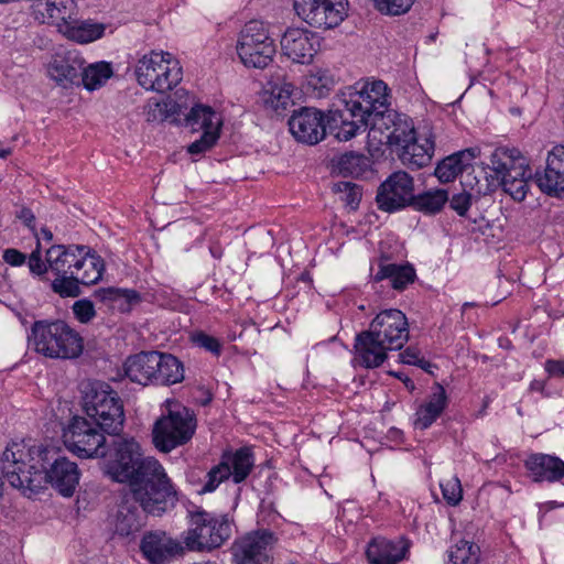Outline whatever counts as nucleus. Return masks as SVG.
<instances>
[{"mask_svg":"<svg viewBox=\"0 0 564 564\" xmlns=\"http://www.w3.org/2000/svg\"><path fill=\"white\" fill-rule=\"evenodd\" d=\"M388 87L382 80L366 83L361 88L348 87L337 96L329 109V127L336 139L348 141L362 129L380 144L393 128L398 115L388 109Z\"/></svg>","mask_w":564,"mask_h":564,"instance_id":"f03ea898","label":"nucleus"},{"mask_svg":"<svg viewBox=\"0 0 564 564\" xmlns=\"http://www.w3.org/2000/svg\"><path fill=\"white\" fill-rule=\"evenodd\" d=\"M219 133L215 130H205L200 138L188 147L191 154H200L209 150L218 140Z\"/></svg>","mask_w":564,"mask_h":564,"instance_id":"09e8293b","label":"nucleus"},{"mask_svg":"<svg viewBox=\"0 0 564 564\" xmlns=\"http://www.w3.org/2000/svg\"><path fill=\"white\" fill-rule=\"evenodd\" d=\"M477 153H479V150L471 148L446 156L437 164L435 176L442 183L452 182L471 164Z\"/></svg>","mask_w":564,"mask_h":564,"instance_id":"2f4dec72","label":"nucleus"},{"mask_svg":"<svg viewBox=\"0 0 564 564\" xmlns=\"http://www.w3.org/2000/svg\"><path fill=\"white\" fill-rule=\"evenodd\" d=\"M434 153V141L431 135L429 137H416L413 141H410L401 149H399V159L402 164L412 170H419L426 166Z\"/></svg>","mask_w":564,"mask_h":564,"instance_id":"c756f323","label":"nucleus"},{"mask_svg":"<svg viewBox=\"0 0 564 564\" xmlns=\"http://www.w3.org/2000/svg\"><path fill=\"white\" fill-rule=\"evenodd\" d=\"M148 514L126 494L119 505L115 530L121 536H129L140 531L147 523Z\"/></svg>","mask_w":564,"mask_h":564,"instance_id":"c85d7f7f","label":"nucleus"},{"mask_svg":"<svg viewBox=\"0 0 564 564\" xmlns=\"http://www.w3.org/2000/svg\"><path fill=\"white\" fill-rule=\"evenodd\" d=\"M409 549L410 543L402 538H376L368 544L366 554L370 564H398L406 557Z\"/></svg>","mask_w":564,"mask_h":564,"instance_id":"a878e982","label":"nucleus"},{"mask_svg":"<svg viewBox=\"0 0 564 564\" xmlns=\"http://www.w3.org/2000/svg\"><path fill=\"white\" fill-rule=\"evenodd\" d=\"M83 251L85 252V245H53L45 251V260H43L40 242H37L28 259V267L35 276L44 278L48 271L54 273L55 279L51 288L53 292L65 297L58 283L64 279L72 280L80 263Z\"/></svg>","mask_w":564,"mask_h":564,"instance_id":"6e6552de","label":"nucleus"},{"mask_svg":"<svg viewBox=\"0 0 564 564\" xmlns=\"http://www.w3.org/2000/svg\"><path fill=\"white\" fill-rule=\"evenodd\" d=\"M449 206L459 216H464L471 205V195L465 191L454 195L451 199L448 198Z\"/></svg>","mask_w":564,"mask_h":564,"instance_id":"603ef678","label":"nucleus"},{"mask_svg":"<svg viewBox=\"0 0 564 564\" xmlns=\"http://www.w3.org/2000/svg\"><path fill=\"white\" fill-rule=\"evenodd\" d=\"M447 406V394L445 389L436 384L429 400L420 405L415 413L414 424L417 429L426 430L441 416Z\"/></svg>","mask_w":564,"mask_h":564,"instance_id":"7c9ffc66","label":"nucleus"},{"mask_svg":"<svg viewBox=\"0 0 564 564\" xmlns=\"http://www.w3.org/2000/svg\"><path fill=\"white\" fill-rule=\"evenodd\" d=\"M84 410L100 430L118 434L124 422L123 405L118 393L105 382H88L84 389Z\"/></svg>","mask_w":564,"mask_h":564,"instance_id":"1a4fd4ad","label":"nucleus"},{"mask_svg":"<svg viewBox=\"0 0 564 564\" xmlns=\"http://www.w3.org/2000/svg\"><path fill=\"white\" fill-rule=\"evenodd\" d=\"M192 341L199 348L209 351L214 356H220L223 345L218 338L210 336L204 332H197L192 335Z\"/></svg>","mask_w":564,"mask_h":564,"instance_id":"de8ad7c7","label":"nucleus"},{"mask_svg":"<svg viewBox=\"0 0 564 564\" xmlns=\"http://www.w3.org/2000/svg\"><path fill=\"white\" fill-rule=\"evenodd\" d=\"M10 154H11V150L10 149H2V150H0V158H2V159H6Z\"/></svg>","mask_w":564,"mask_h":564,"instance_id":"680f3d73","label":"nucleus"},{"mask_svg":"<svg viewBox=\"0 0 564 564\" xmlns=\"http://www.w3.org/2000/svg\"><path fill=\"white\" fill-rule=\"evenodd\" d=\"M448 564H479L480 547L468 540H459L448 551Z\"/></svg>","mask_w":564,"mask_h":564,"instance_id":"ea45409f","label":"nucleus"},{"mask_svg":"<svg viewBox=\"0 0 564 564\" xmlns=\"http://www.w3.org/2000/svg\"><path fill=\"white\" fill-rule=\"evenodd\" d=\"M276 542V535L270 530L249 532L234 543L235 561L237 564H264Z\"/></svg>","mask_w":564,"mask_h":564,"instance_id":"f3484780","label":"nucleus"},{"mask_svg":"<svg viewBox=\"0 0 564 564\" xmlns=\"http://www.w3.org/2000/svg\"><path fill=\"white\" fill-rule=\"evenodd\" d=\"M539 188L554 197L564 196V145L554 147L547 154L543 172L535 173Z\"/></svg>","mask_w":564,"mask_h":564,"instance_id":"5701e85b","label":"nucleus"},{"mask_svg":"<svg viewBox=\"0 0 564 564\" xmlns=\"http://www.w3.org/2000/svg\"><path fill=\"white\" fill-rule=\"evenodd\" d=\"M378 11L390 15L406 13L415 0H373Z\"/></svg>","mask_w":564,"mask_h":564,"instance_id":"c03bdc74","label":"nucleus"},{"mask_svg":"<svg viewBox=\"0 0 564 564\" xmlns=\"http://www.w3.org/2000/svg\"><path fill=\"white\" fill-rule=\"evenodd\" d=\"M413 178L404 171L392 173L378 188L377 203L380 209L394 212L412 203Z\"/></svg>","mask_w":564,"mask_h":564,"instance_id":"a211bd4d","label":"nucleus"},{"mask_svg":"<svg viewBox=\"0 0 564 564\" xmlns=\"http://www.w3.org/2000/svg\"><path fill=\"white\" fill-rule=\"evenodd\" d=\"M221 462L228 463L235 484L243 481L250 474L254 460L251 451L247 447L239 448L234 454L224 455Z\"/></svg>","mask_w":564,"mask_h":564,"instance_id":"e433bc0d","label":"nucleus"},{"mask_svg":"<svg viewBox=\"0 0 564 564\" xmlns=\"http://www.w3.org/2000/svg\"><path fill=\"white\" fill-rule=\"evenodd\" d=\"M63 438L66 448L82 458L100 457L107 446L99 426L80 416L73 417Z\"/></svg>","mask_w":564,"mask_h":564,"instance_id":"4468645a","label":"nucleus"},{"mask_svg":"<svg viewBox=\"0 0 564 564\" xmlns=\"http://www.w3.org/2000/svg\"><path fill=\"white\" fill-rule=\"evenodd\" d=\"M237 53L245 66L265 68L275 54V44L268 25L258 20L246 23L239 34Z\"/></svg>","mask_w":564,"mask_h":564,"instance_id":"ddd939ff","label":"nucleus"},{"mask_svg":"<svg viewBox=\"0 0 564 564\" xmlns=\"http://www.w3.org/2000/svg\"><path fill=\"white\" fill-rule=\"evenodd\" d=\"M100 457L104 458V471L113 481L128 486L144 475L147 465L159 460L144 457L140 444L133 437L118 436L107 444Z\"/></svg>","mask_w":564,"mask_h":564,"instance_id":"0eeeda50","label":"nucleus"},{"mask_svg":"<svg viewBox=\"0 0 564 564\" xmlns=\"http://www.w3.org/2000/svg\"><path fill=\"white\" fill-rule=\"evenodd\" d=\"M75 317L84 324L89 323L96 315L94 304L89 300H79L73 304Z\"/></svg>","mask_w":564,"mask_h":564,"instance_id":"3c124183","label":"nucleus"},{"mask_svg":"<svg viewBox=\"0 0 564 564\" xmlns=\"http://www.w3.org/2000/svg\"><path fill=\"white\" fill-rule=\"evenodd\" d=\"M409 339V324L404 313L390 308L377 314L369 328L355 340L356 359L365 368H377L389 350H399Z\"/></svg>","mask_w":564,"mask_h":564,"instance_id":"7ed1b4c3","label":"nucleus"},{"mask_svg":"<svg viewBox=\"0 0 564 564\" xmlns=\"http://www.w3.org/2000/svg\"><path fill=\"white\" fill-rule=\"evenodd\" d=\"M334 191L344 194L345 197H343V199L351 206L358 205L361 198L359 186L351 182H338L334 185Z\"/></svg>","mask_w":564,"mask_h":564,"instance_id":"8fccbe9b","label":"nucleus"},{"mask_svg":"<svg viewBox=\"0 0 564 564\" xmlns=\"http://www.w3.org/2000/svg\"><path fill=\"white\" fill-rule=\"evenodd\" d=\"M400 358L403 364L419 366L426 371L429 367H431V364L424 358H421L420 352L412 347H408L404 351H402L400 354Z\"/></svg>","mask_w":564,"mask_h":564,"instance_id":"864d4df0","label":"nucleus"},{"mask_svg":"<svg viewBox=\"0 0 564 564\" xmlns=\"http://www.w3.org/2000/svg\"><path fill=\"white\" fill-rule=\"evenodd\" d=\"M191 528L185 538L189 550L203 551L217 549L229 539L231 525L226 516H217L203 509L189 513Z\"/></svg>","mask_w":564,"mask_h":564,"instance_id":"f8f14e48","label":"nucleus"},{"mask_svg":"<svg viewBox=\"0 0 564 564\" xmlns=\"http://www.w3.org/2000/svg\"><path fill=\"white\" fill-rule=\"evenodd\" d=\"M21 219H23V221L30 226L31 223L34 220V215L31 213V210L29 209H23L21 212V216H20Z\"/></svg>","mask_w":564,"mask_h":564,"instance_id":"13d9d810","label":"nucleus"},{"mask_svg":"<svg viewBox=\"0 0 564 564\" xmlns=\"http://www.w3.org/2000/svg\"><path fill=\"white\" fill-rule=\"evenodd\" d=\"M139 546L149 564H170L184 554L183 544L163 530L147 531Z\"/></svg>","mask_w":564,"mask_h":564,"instance_id":"6ab92c4d","label":"nucleus"},{"mask_svg":"<svg viewBox=\"0 0 564 564\" xmlns=\"http://www.w3.org/2000/svg\"><path fill=\"white\" fill-rule=\"evenodd\" d=\"M135 76L139 85L147 90L163 94L181 82L182 68L170 53L152 51L139 59Z\"/></svg>","mask_w":564,"mask_h":564,"instance_id":"9b49d317","label":"nucleus"},{"mask_svg":"<svg viewBox=\"0 0 564 564\" xmlns=\"http://www.w3.org/2000/svg\"><path fill=\"white\" fill-rule=\"evenodd\" d=\"M392 375L404 382L408 390L413 391L415 389L414 382L403 372H392Z\"/></svg>","mask_w":564,"mask_h":564,"instance_id":"4d7b16f0","label":"nucleus"},{"mask_svg":"<svg viewBox=\"0 0 564 564\" xmlns=\"http://www.w3.org/2000/svg\"><path fill=\"white\" fill-rule=\"evenodd\" d=\"M41 236H42L43 239H45L47 241H51L53 239V234L47 228H42L41 229Z\"/></svg>","mask_w":564,"mask_h":564,"instance_id":"052dcab7","label":"nucleus"},{"mask_svg":"<svg viewBox=\"0 0 564 564\" xmlns=\"http://www.w3.org/2000/svg\"><path fill=\"white\" fill-rule=\"evenodd\" d=\"M530 389L532 391H538V392L543 393L544 389H545V383L543 381H540V380H534V381L531 382Z\"/></svg>","mask_w":564,"mask_h":564,"instance_id":"bf43d9fd","label":"nucleus"},{"mask_svg":"<svg viewBox=\"0 0 564 564\" xmlns=\"http://www.w3.org/2000/svg\"><path fill=\"white\" fill-rule=\"evenodd\" d=\"M545 371L551 377L564 378V360L547 359L544 365Z\"/></svg>","mask_w":564,"mask_h":564,"instance_id":"6e6d98bb","label":"nucleus"},{"mask_svg":"<svg viewBox=\"0 0 564 564\" xmlns=\"http://www.w3.org/2000/svg\"><path fill=\"white\" fill-rule=\"evenodd\" d=\"M160 111H164L165 118L184 115L185 126L193 131L215 130L219 133L221 121L217 113L209 106L195 105L188 113H185L183 106L175 100H169L163 105H156Z\"/></svg>","mask_w":564,"mask_h":564,"instance_id":"4be33fe9","label":"nucleus"},{"mask_svg":"<svg viewBox=\"0 0 564 564\" xmlns=\"http://www.w3.org/2000/svg\"><path fill=\"white\" fill-rule=\"evenodd\" d=\"M345 0H293L299 18L312 28L329 30L347 17Z\"/></svg>","mask_w":564,"mask_h":564,"instance_id":"2eb2a0df","label":"nucleus"},{"mask_svg":"<svg viewBox=\"0 0 564 564\" xmlns=\"http://www.w3.org/2000/svg\"><path fill=\"white\" fill-rule=\"evenodd\" d=\"M448 202V193L443 188L429 189L419 195H414L411 205L416 210L424 214H436L441 212L444 205Z\"/></svg>","mask_w":564,"mask_h":564,"instance_id":"4c0bfd02","label":"nucleus"},{"mask_svg":"<svg viewBox=\"0 0 564 564\" xmlns=\"http://www.w3.org/2000/svg\"><path fill=\"white\" fill-rule=\"evenodd\" d=\"M196 425L193 411L178 403L170 404L167 413L158 419L153 425V444L160 452L170 453L192 440Z\"/></svg>","mask_w":564,"mask_h":564,"instance_id":"9d476101","label":"nucleus"},{"mask_svg":"<svg viewBox=\"0 0 564 564\" xmlns=\"http://www.w3.org/2000/svg\"><path fill=\"white\" fill-rule=\"evenodd\" d=\"M55 454L41 445L11 442L0 456L3 477L23 491L36 492L50 482L61 495L70 497L79 482L77 464Z\"/></svg>","mask_w":564,"mask_h":564,"instance_id":"f257e3e1","label":"nucleus"},{"mask_svg":"<svg viewBox=\"0 0 564 564\" xmlns=\"http://www.w3.org/2000/svg\"><path fill=\"white\" fill-rule=\"evenodd\" d=\"M2 259L12 267H20L25 263L26 257L18 249L9 248L3 251Z\"/></svg>","mask_w":564,"mask_h":564,"instance_id":"5fc2aeb1","label":"nucleus"},{"mask_svg":"<svg viewBox=\"0 0 564 564\" xmlns=\"http://www.w3.org/2000/svg\"><path fill=\"white\" fill-rule=\"evenodd\" d=\"M160 362L155 369L156 384L170 386L184 379L183 364L173 355L159 352Z\"/></svg>","mask_w":564,"mask_h":564,"instance_id":"c9c22d12","label":"nucleus"},{"mask_svg":"<svg viewBox=\"0 0 564 564\" xmlns=\"http://www.w3.org/2000/svg\"><path fill=\"white\" fill-rule=\"evenodd\" d=\"M390 280L394 290L402 291L415 279V270L411 265L380 263L375 281Z\"/></svg>","mask_w":564,"mask_h":564,"instance_id":"473e14b6","label":"nucleus"},{"mask_svg":"<svg viewBox=\"0 0 564 564\" xmlns=\"http://www.w3.org/2000/svg\"><path fill=\"white\" fill-rule=\"evenodd\" d=\"M488 169L502 192L521 203L530 191L532 172L528 159L517 148H496L488 158Z\"/></svg>","mask_w":564,"mask_h":564,"instance_id":"423d86ee","label":"nucleus"},{"mask_svg":"<svg viewBox=\"0 0 564 564\" xmlns=\"http://www.w3.org/2000/svg\"><path fill=\"white\" fill-rule=\"evenodd\" d=\"M33 14L41 23L56 25L63 33V29L77 15V7L74 0H40L34 6Z\"/></svg>","mask_w":564,"mask_h":564,"instance_id":"393cba45","label":"nucleus"},{"mask_svg":"<svg viewBox=\"0 0 564 564\" xmlns=\"http://www.w3.org/2000/svg\"><path fill=\"white\" fill-rule=\"evenodd\" d=\"M106 30V25L102 23L87 21H78L74 17L72 23L63 29V34L68 39L78 43H89L100 39Z\"/></svg>","mask_w":564,"mask_h":564,"instance_id":"72a5a7b5","label":"nucleus"},{"mask_svg":"<svg viewBox=\"0 0 564 564\" xmlns=\"http://www.w3.org/2000/svg\"><path fill=\"white\" fill-rule=\"evenodd\" d=\"M82 259L78 269L75 271L72 280H62L58 285L62 286V291L65 297H76L80 294V284L91 285L101 280L102 272L105 270V262L102 258L90 247L85 246V252H82Z\"/></svg>","mask_w":564,"mask_h":564,"instance_id":"aec40b11","label":"nucleus"},{"mask_svg":"<svg viewBox=\"0 0 564 564\" xmlns=\"http://www.w3.org/2000/svg\"><path fill=\"white\" fill-rule=\"evenodd\" d=\"M231 476V469L228 463L220 462L213 467L206 475V482L204 484L200 492H213L224 480Z\"/></svg>","mask_w":564,"mask_h":564,"instance_id":"37998d69","label":"nucleus"},{"mask_svg":"<svg viewBox=\"0 0 564 564\" xmlns=\"http://www.w3.org/2000/svg\"><path fill=\"white\" fill-rule=\"evenodd\" d=\"M318 46L317 35L300 28L288 29L281 39L283 54L299 64H310Z\"/></svg>","mask_w":564,"mask_h":564,"instance_id":"412c9836","label":"nucleus"},{"mask_svg":"<svg viewBox=\"0 0 564 564\" xmlns=\"http://www.w3.org/2000/svg\"><path fill=\"white\" fill-rule=\"evenodd\" d=\"M329 112L325 122L322 111L315 108L304 107L295 111L289 119V128L296 141L315 145L321 142L327 129L336 135V130L332 131L329 127Z\"/></svg>","mask_w":564,"mask_h":564,"instance_id":"dca6fc26","label":"nucleus"},{"mask_svg":"<svg viewBox=\"0 0 564 564\" xmlns=\"http://www.w3.org/2000/svg\"><path fill=\"white\" fill-rule=\"evenodd\" d=\"M443 498L451 506H456L463 498L460 481L457 477H451L440 484Z\"/></svg>","mask_w":564,"mask_h":564,"instance_id":"a18cd8bd","label":"nucleus"},{"mask_svg":"<svg viewBox=\"0 0 564 564\" xmlns=\"http://www.w3.org/2000/svg\"><path fill=\"white\" fill-rule=\"evenodd\" d=\"M394 126L390 129L388 137H386V143L391 147H395L397 152L399 153V149L403 147V144L413 141L414 135L416 134L413 121L404 116L398 115V119L394 121Z\"/></svg>","mask_w":564,"mask_h":564,"instance_id":"58836bf2","label":"nucleus"},{"mask_svg":"<svg viewBox=\"0 0 564 564\" xmlns=\"http://www.w3.org/2000/svg\"><path fill=\"white\" fill-rule=\"evenodd\" d=\"M85 61L76 51L56 53L47 64V75L63 87L80 83Z\"/></svg>","mask_w":564,"mask_h":564,"instance_id":"b1692460","label":"nucleus"},{"mask_svg":"<svg viewBox=\"0 0 564 564\" xmlns=\"http://www.w3.org/2000/svg\"><path fill=\"white\" fill-rule=\"evenodd\" d=\"M28 338L37 354L52 359H74L84 350L83 337L61 319L34 322Z\"/></svg>","mask_w":564,"mask_h":564,"instance_id":"39448f33","label":"nucleus"},{"mask_svg":"<svg viewBox=\"0 0 564 564\" xmlns=\"http://www.w3.org/2000/svg\"><path fill=\"white\" fill-rule=\"evenodd\" d=\"M112 76V68L109 63L98 62L85 66L83 64V73L80 75V83L88 90H95L101 87Z\"/></svg>","mask_w":564,"mask_h":564,"instance_id":"a19ab883","label":"nucleus"},{"mask_svg":"<svg viewBox=\"0 0 564 564\" xmlns=\"http://www.w3.org/2000/svg\"><path fill=\"white\" fill-rule=\"evenodd\" d=\"M366 164V158L362 154L354 152L345 153L338 161V166L341 172L357 175L362 171V166Z\"/></svg>","mask_w":564,"mask_h":564,"instance_id":"49530a36","label":"nucleus"},{"mask_svg":"<svg viewBox=\"0 0 564 564\" xmlns=\"http://www.w3.org/2000/svg\"><path fill=\"white\" fill-rule=\"evenodd\" d=\"M525 468L535 482H555L564 477V462L553 455L535 453L524 460Z\"/></svg>","mask_w":564,"mask_h":564,"instance_id":"cd10ccee","label":"nucleus"},{"mask_svg":"<svg viewBox=\"0 0 564 564\" xmlns=\"http://www.w3.org/2000/svg\"><path fill=\"white\" fill-rule=\"evenodd\" d=\"M159 351H141L130 356L124 362L126 376L142 386L156 384L155 369L159 366Z\"/></svg>","mask_w":564,"mask_h":564,"instance_id":"bb28decb","label":"nucleus"},{"mask_svg":"<svg viewBox=\"0 0 564 564\" xmlns=\"http://www.w3.org/2000/svg\"><path fill=\"white\" fill-rule=\"evenodd\" d=\"M127 495L153 517H162L178 502V491L160 462L147 465L144 475L129 485Z\"/></svg>","mask_w":564,"mask_h":564,"instance_id":"20e7f679","label":"nucleus"},{"mask_svg":"<svg viewBox=\"0 0 564 564\" xmlns=\"http://www.w3.org/2000/svg\"><path fill=\"white\" fill-rule=\"evenodd\" d=\"M297 95L299 93L295 86L283 79L281 83L272 85L264 101L269 108L280 113L294 106V100Z\"/></svg>","mask_w":564,"mask_h":564,"instance_id":"f704fd0d","label":"nucleus"},{"mask_svg":"<svg viewBox=\"0 0 564 564\" xmlns=\"http://www.w3.org/2000/svg\"><path fill=\"white\" fill-rule=\"evenodd\" d=\"M96 296L101 301L118 304L121 311H129L130 306L140 301V295L134 290L107 288L96 291Z\"/></svg>","mask_w":564,"mask_h":564,"instance_id":"79ce46f5","label":"nucleus"}]
</instances>
